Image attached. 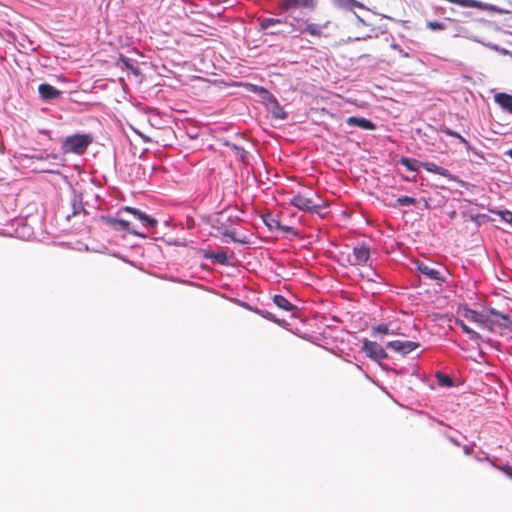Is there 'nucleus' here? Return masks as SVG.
<instances>
[{
    "mask_svg": "<svg viewBox=\"0 0 512 512\" xmlns=\"http://www.w3.org/2000/svg\"><path fill=\"white\" fill-rule=\"evenodd\" d=\"M463 450L465 454H470L471 449L468 446H464Z\"/></svg>",
    "mask_w": 512,
    "mask_h": 512,
    "instance_id": "ea45409f",
    "label": "nucleus"
},
{
    "mask_svg": "<svg viewBox=\"0 0 512 512\" xmlns=\"http://www.w3.org/2000/svg\"><path fill=\"white\" fill-rule=\"evenodd\" d=\"M338 4L347 10H353L354 8L364 7L362 3L356 0H338Z\"/></svg>",
    "mask_w": 512,
    "mask_h": 512,
    "instance_id": "a878e982",
    "label": "nucleus"
},
{
    "mask_svg": "<svg viewBox=\"0 0 512 512\" xmlns=\"http://www.w3.org/2000/svg\"><path fill=\"white\" fill-rule=\"evenodd\" d=\"M487 313L489 315L488 324L512 331V314H503L492 307L487 308Z\"/></svg>",
    "mask_w": 512,
    "mask_h": 512,
    "instance_id": "20e7f679",
    "label": "nucleus"
},
{
    "mask_svg": "<svg viewBox=\"0 0 512 512\" xmlns=\"http://www.w3.org/2000/svg\"><path fill=\"white\" fill-rule=\"evenodd\" d=\"M494 101L503 111L512 114V95L499 92L494 95Z\"/></svg>",
    "mask_w": 512,
    "mask_h": 512,
    "instance_id": "9b49d317",
    "label": "nucleus"
},
{
    "mask_svg": "<svg viewBox=\"0 0 512 512\" xmlns=\"http://www.w3.org/2000/svg\"><path fill=\"white\" fill-rule=\"evenodd\" d=\"M357 19H358L359 22L365 24L364 20L362 18H360L358 15H357Z\"/></svg>",
    "mask_w": 512,
    "mask_h": 512,
    "instance_id": "a19ab883",
    "label": "nucleus"
},
{
    "mask_svg": "<svg viewBox=\"0 0 512 512\" xmlns=\"http://www.w3.org/2000/svg\"><path fill=\"white\" fill-rule=\"evenodd\" d=\"M290 204L304 212L316 214H320L321 209L325 207L322 199L315 193L312 197L296 194L290 199Z\"/></svg>",
    "mask_w": 512,
    "mask_h": 512,
    "instance_id": "f03ea898",
    "label": "nucleus"
},
{
    "mask_svg": "<svg viewBox=\"0 0 512 512\" xmlns=\"http://www.w3.org/2000/svg\"><path fill=\"white\" fill-rule=\"evenodd\" d=\"M417 202L416 198L410 197V196H401L396 199L395 204L393 207H399V206H411L415 205Z\"/></svg>",
    "mask_w": 512,
    "mask_h": 512,
    "instance_id": "393cba45",
    "label": "nucleus"
},
{
    "mask_svg": "<svg viewBox=\"0 0 512 512\" xmlns=\"http://www.w3.org/2000/svg\"><path fill=\"white\" fill-rule=\"evenodd\" d=\"M375 276H376L378 279L382 280L381 276H379L378 274H376V273H375Z\"/></svg>",
    "mask_w": 512,
    "mask_h": 512,
    "instance_id": "79ce46f5",
    "label": "nucleus"
},
{
    "mask_svg": "<svg viewBox=\"0 0 512 512\" xmlns=\"http://www.w3.org/2000/svg\"><path fill=\"white\" fill-rule=\"evenodd\" d=\"M463 316L467 320L477 323L481 326H487L488 325V319L489 315L487 313V309L485 310V313L478 312L476 310L466 308L463 311Z\"/></svg>",
    "mask_w": 512,
    "mask_h": 512,
    "instance_id": "9d476101",
    "label": "nucleus"
},
{
    "mask_svg": "<svg viewBox=\"0 0 512 512\" xmlns=\"http://www.w3.org/2000/svg\"><path fill=\"white\" fill-rule=\"evenodd\" d=\"M209 258L212 259L214 262L221 264V265L228 264V255L224 251L213 252L210 254Z\"/></svg>",
    "mask_w": 512,
    "mask_h": 512,
    "instance_id": "4be33fe9",
    "label": "nucleus"
},
{
    "mask_svg": "<svg viewBox=\"0 0 512 512\" xmlns=\"http://www.w3.org/2000/svg\"><path fill=\"white\" fill-rule=\"evenodd\" d=\"M373 332L387 335L390 334V329L387 324H379L373 327Z\"/></svg>",
    "mask_w": 512,
    "mask_h": 512,
    "instance_id": "c756f323",
    "label": "nucleus"
},
{
    "mask_svg": "<svg viewBox=\"0 0 512 512\" xmlns=\"http://www.w3.org/2000/svg\"><path fill=\"white\" fill-rule=\"evenodd\" d=\"M224 236L230 237L234 242H241L240 240L235 238V232L231 230H225L222 233Z\"/></svg>",
    "mask_w": 512,
    "mask_h": 512,
    "instance_id": "f704fd0d",
    "label": "nucleus"
},
{
    "mask_svg": "<svg viewBox=\"0 0 512 512\" xmlns=\"http://www.w3.org/2000/svg\"><path fill=\"white\" fill-rule=\"evenodd\" d=\"M455 324L458 325L464 333H466L469 338L473 341H478L481 339V336L478 332L471 329L468 325L465 324V322L461 319H456Z\"/></svg>",
    "mask_w": 512,
    "mask_h": 512,
    "instance_id": "f3484780",
    "label": "nucleus"
},
{
    "mask_svg": "<svg viewBox=\"0 0 512 512\" xmlns=\"http://www.w3.org/2000/svg\"><path fill=\"white\" fill-rule=\"evenodd\" d=\"M39 94L44 100H53L60 96L61 91L54 88L52 85L43 83L38 87Z\"/></svg>",
    "mask_w": 512,
    "mask_h": 512,
    "instance_id": "4468645a",
    "label": "nucleus"
},
{
    "mask_svg": "<svg viewBox=\"0 0 512 512\" xmlns=\"http://www.w3.org/2000/svg\"><path fill=\"white\" fill-rule=\"evenodd\" d=\"M492 213L498 215L501 220L509 223L512 227V211L510 210H492Z\"/></svg>",
    "mask_w": 512,
    "mask_h": 512,
    "instance_id": "bb28decb",
    "label": "nucleus"
},
{
    "mask_svg": "<svg viewBox=\"0 0 512 512\" xmlns=\"http://www.w3.org/2000/svg\"><path fill=\"white\" fill-rule=\"evenodd\" d=\"M262 218L263 222L270 231H277L278 229L282 228L280 221L272 214H265Z\"/></svg>",
    "mask_w": 512,
    "mask_h": 512,
    "instance_id": "a211bd4d",
    "label": "nucleus"
},
{
    "mask_svg": "<svg viewBox=\"0 0 512 512\" xmlns=\"http://www.w3.org/2000/svg\"><path fill=\"white\" fill-rule=\"evenodd\" d=\"M443 133L446 134L447 136H451V137H460V134L450 128H445L443 129Z\"/></svg>",
    "mask_w": 512,
    "mask_h": 512,
    "instance_id": "473e14b6",
    "label": "nucleus"
},
{
    "mask_svg": "<svg viewBox=\"0 0 512 512\" xmlns=\"http://www.w3.org/2000/svg\"><path fill=\"white\" fill-rule=\"evenodd\" d=\"M109 223L113 226H118L120 230L127 231L130 234H134L137 236L144 237L145 234L142 232L137 231L129 221L124 219H111L109 220Z\"/></svg>",
    "mask_w": 512,
    "mask_h": 512,
    "instance_id": "dca6fc26",
    "label": "nucleus"
},
{
    "mask_svg": "<svg viewBox=\"0 0 512 512\" xmlns=\"http://www.w3.org/2000/svg\"><path fill=\"white\" fill-rule=\"evenodd\" d=\"M272 114L275 118L284 120L287 117V113L284 111L283 107H281L276 99H274V109Z\"/></svg>",
    "mask_w": 512,
    "mask_h": 512,
    "instance_id": "cd10ccee",
    "label": "nucleus"
},
{
    "mask_svg": "<svg viewBox=\"0 0 512 512\" xmlns=\"http://www.w3.org/2000/svg\"><path fill=\"white\" fill-rule=\"evenodd\" d=\"M93 138L90 134H74L67 136L62 142L61 149L64 153L83 154L92 143Z\"/></svg>",
    "mask_w": 512,
    "mask_h": 512,
    "instance_id": "f257e3e1",
    "label": "nucleus"
},
{
    "mask_svg": "<svg viewBox=\"0 0 512 512\" xmlns=\"http://www.w3.org/2000/svg\"><path fill=\"white\" fill-rule=\"evenodd\" d=\"M492 465L494 467H496L497 469L501 470L503 473H505L509 478L512 479V466L510 465H505L503 467H500V466H496L495 464L492 463Z\"/></svg>",
    "mask_w": 512,
    "mask_h": 512,
    "instance_id": "2f4dec72",
    "label": "nucleus"
},
{
    "mask_svg": "<svg viewBox=\"0 0 512 512\" xmlns=\"http://www.w3.org/2000/svg\"><path fill=\"white\" fill-rule=\"evenodd\" d=\"M435 377L440 386H442V387H452L453 386V380L449 375L438 371V372H436Z\"/></svg>",
    "mask_w": 512,
    "mask_h": 512,
    "instance_id": "412c9836",
    "label": "nucleus"
},
{
    "mask_svg": "<svg viewBox=\"0 0 512 512\" xmlns=\"http://www.w3.org/2000/svg\"><path fill=\"white\" fill-rule=\"evenodd\" d=\"M417 270L425 275L430 280H434L440 283L446 282V277L441 273V271L431 267L428 263L423 261H418L416 263Z\"/></svg>",
    "mask_w": 512,
    "mask_h": 512,
    "instance_id": "1a4fd4ad",
    "label": "nucleus"
},
{
    "mask_svg": "<svg viewBox=\"0 0 512 512\" xmlns=\"http://www.w3.org/2000/svg\"><path fill=\"white\" fill-rule=\"evenodd\" d=\"M476 459H477L478 461H482V460H483V459H481V456H478Z\"/></svg>",
    "mask_w": 512,
    "mask_h": 512,
    "instance_id": "c03bdc74",
    "label": "nucleus"
},
{
    "mask_svg": "<svg viewBox=\"0 0 512 512\" xmlns=\"http://www.w3.org/2000/svg\"><path fill=\"white\" fill-rule=\"evenodd\" d=\"M122 211L133 215L134 218H136L146 229L153 228L157 225V220L155 218L137 208L126 206L122 209Z\"/></svg>",
    "mask_w": 512,
    "mask_h": 512,
    "instance_id": "0eeeda50",
    "label": "nucleus"
},
{
    "mask_svg": "<svg viewBox=\"0 0 512 512\" xmlns=\"http://www.w3.org/2000/svg\"><path fill=\"white\" fill-rule=\"evenodd\" d=\"M457 139H458L461 143H463L467 148H469V147H470V143H469V142H468L464 137H462L461 135H460V137H457Z\"/></svg>",
    "mask_w": 512,
    "mask_h": 512,
    "instance_id": "4c0bfd02",
    "label": "nucleus"
},
{
    "mask_svg": "<svg viewBox=\"0 0 512 512\" xmlns=\"http://www.w3.org/2000/svg\"><path fill=\"white\" fill-rule=\"evenodd\" d=\"M420 344L414 341H403V340H393L389 341L386 344L388 349H391L395 352L400 353L401 355H407L418 348Z\"/></svg>",
    "mask_w": 512,
    "mask_h": 512,
    "instance_id": "6e6552de",
    "label": "nucleus"
},
{
    "mask_svg": "<svg viewBox=\"0 0 512 512\" xmlns=\"http://www.w3.org/2000/svg\"><path fill=\"white\" fill-rule=\"evenodd\" d=\"M505 155L512 159V149L507 150Z\"/></svg>",
    "mask_w": 512,
    "mask_h": 512,
    "instance_id": "58836bf2",
    "label": "nucleus"
},
{
    "mask_svg": "<svg viewBox=\"0 0 512 512\" xmlns=\"http://www.w3.org/2000/svg\"><path fill=\"white\" fill-rule=\"evenodd\" d=\"M346 123L364 130H374L376 128V125L371 120L363 117L350 116L347 118Z\"/></svg>",
    "mask_w": 512,
    "mask_h": 512,
    "instance_id": "ddd939ff",
    "label": "nucleus"
},
{
    "mask_svg": "<svg viewBox=\"0 0 512 512\" xmlns=\"http://www.w3.org/2000/svg\"><path fill=\"white\" fill-rule=\"evenodd\" d=\"M282 23H284V20L281 18H265L260 23V29L268 30L270 27H272L276 24H282Z\"/></svg>",
    "mask_w": 512,
    "mask_h": 512,
    "instance_id": "b1692460",
    "label": "nucleus"
},
{
    "mask_svg": "<svg viewBox=\"0 0 512 512\" xmlns=\"http://www.w3.org/2000/svg\"><path fill=\"white\" fill-rule=\"evenodd\" d=\"M399 163L406 167L407 170L415 172L418 170L421 162L417 161L416 159L401 157Z\"/></svg>",
    "mask_w": 512,
    "mask_h": 512,
    "instance_id": "aec40b11",
    "label": "nucleus"
},
{
    "mask_svg": "<svg viewBox=\"0 0 512 512\" xmlns=\"http://www.w3.org/2000/svg\"><path fill=\"white\" fill-rule=\"evenodd\" d=\"M297 23H298V26L295 29L296 31H299L301 33H308L312 36H321L322 31L325 28V26L315 24V23L304 24V23H300L299 21H297Z\"/></svg>",
    "mask_w": 512,
    "mask_h": 512,
    "instance_id": "2eb2a0df",
    "label": "nucleus"
},
{
    "mask_svg": "<svg viewBox=\"0 0 512 512\" xmlns=\"http://www.w3.org/2000/svg\"><path fill=\"white\" fill-rule=\"evenodd\" d=\"M420 166H422L426 171L428 172H431V173H434V174H438L440 176H443L445 178H448L449 180H455L456 177L453 176L449 170L441 167V166H438L437 164L433 163V162H421L420 163Z\"/></svg>",
    "mask_w": 512,
    "mask_h": 512,
    "instance_id": "f8f14e48",
    "label": "nucleus"
},
{
    "mask_svg": "<svg viewBox=\"0 0 512 512\" xmlns=\"http://www.w3.org/2000/svg\"><path fill=\"white\" fill-rule=\"evenodd\" d=\"M476 459H477L478 461H482V460H483V459H481V456H478Z\"/></svg>",
    "mask_w": 512,
    "mask_h": 512,
    "instance_id": "37998d69",
    "label": "nucleus"
},
{
    "mask_svg": "<svg viewBox=\"0 0 512 512\" xmlns=\"http://www.w3.org/2000/svg\"><path fill=\"white\" fill-rule=\"evenodd\" d=\"M427 27L433 31L445 29V24L438 21H429Z\"/></svg>",
    "mask_w": 512,
    "mask_h": 512,
    "instance_id": "c85d7f7f",
    "label": "nucleus"
},
{
    "mask_svg": "<svg viewBox=\"0 0 512 512\" xmlns=\"http://www.w3.org/2000/svg\"><path fill=\"white\" fill-rule=\"evenodd\" d=\"M80 211H84L81 203H73V215H77Z\"/></svg>",
    "mask_w": 512,
    "mask_h": 512,
    "instance_id": "72a5a7b5",
    "label": "nucleus"
},
{
    "mask_svg": "<svg viewBox=\"0 0 512 512\" xmlns=\"http://www.w3.org/2000/svg\"><path fill=\"white\" fill-rule=\"evenodd\" d=\"M255 312L258 313L259 315H261L262 317H264L274 323H277L280 326H283L286 324L285 320H280V319L276 318L272 313H270L267 310L255 309Z\"/></svg>",
    "mask_w": 512,
    "mask_h": 512,
    "instance_id": "5701e85b",
    "label": "nucleus"
},
{
    "mask_svg": "<svg viewBox=\"0 0 512 512\" xmlns=\"http://www.w3.org/2000/svg\"><path fill=\"white\" fill-rule=\"evenodd\" d=\"M316 0H279L278 7L281 11L287 12L293 9H314Z\"/></svg>",
    "mask_w": 512,
    "mask_h": 512,
    "instance_id": "423d86ee",
    "label": "nucleus"
},
{
    "mask_svg": "<svg viewBox=\"0 0 512 512\" xmlns=\"http://www.w3.org/2000/svg\"><path fill=\"white\" fill-rule=\"evenodd\" d=\"M47 157H48V158H50V157H51L52 159L56 160L58 164L63 165V164H62L63 159H62L61 157H59L58 155H56V154H51V155H48Z\"/></svg>",
    "mask_w": 512,
    "mask_h": 512,
    "instance_id": "e433bc0d",
    "label": "nucleus"
},
{
    "mask_svg": "<svg viewBox=\"0 0 512 512\" xmlns=\"http://www.w3.org/2000/svg\"><path fill=\"white\" fill-rule=\"evenodd\" d=\"M362 350L365 352L367 357L377 362H381L388 358V354L384 348L375 341L365 339Z\"/></svg>",
    "mask_w": 512,
    "mask_h": 512,
    "instance_id": "39448f33",
    "label": "nucleus"
},
{
    "mask_svg": "<svg viewBox=\"0 0 512 512\" xmlns=\"http://www.w3.org/2000/svg\"><path fill=\"white\" fill-rule=\"evenodd\" d=\"M391 49L397 51L402 57L407 58L409 57V53L404 51L399 44L392 43L390 45Z\"/></svg>",
    "mask_w": 512,
    "mask_h": 512,
    "instance_id": "7c9ffc66",
    "label": "nucleus"
},
{
    "mask_svg": "<svg viewBox=\"0 0 512 512\" xmlns=\"http://www.w3.org/2000/svg\"><path fill=\"white\" fill-rule=\"evenodd\" d=\"M273 302L278 308L285 311H292L295 309V306L282 295H275L273 297Z\"/></svg>",
    "mask_w": 512,
    "mask_h": 512,
    "instance_id": "6ab92c4d",
    "label": "nucleus"
},
{
    "mask_svg": "<svg viewBox=\"0 0 512 512\" xmlns=\"http://www.w3.org/2000/svg\"><path fill=\"white\" fill-rule=\"evenodd\" d=\"M279 230L283 231L285 233H292L293 235H296V232H295L294 228L289 227V226L282 225V228H280Z\"/></svg>",
    "mask_w": 512,
    "mask_h": 512,
    "instance_id": "c9c22d12",
    "label": "nucleus"
},
{
    "mask_svg": "<svg viewBox=\"0 0 512 512\" xmlns=\"http://www.w3.org/2000/svg\"><path fill=\"white\" fill-rule=\"evenodd\" d=\"M370 259V248L365 243H358L352 249V254L347 255V263L352 266H363Z\"/></svg>",
    "mask_w": 512,
    "mask_h": 512,
    "instance_id": "7ed1b4c3",
    "label": "nucleus"
},
{
    "mask_svg": "<svg viewBox=\"0 0 512 512\" xmlns=\"http://www.w3.org/2000/svg\"><path fill=\"white\" fill-rule=\"evenodd\" d=\"M270 33H271V34H277V33H278V31H271Z\"/></svg>",
    "mask_w": 512,
    "mask_h": 512,
    "instance_id": "a18cd8bd",
    "label": "nucleus"
}]
</instances>
